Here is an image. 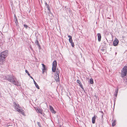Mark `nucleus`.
<instances>
[{"label":"nucleus","mask_w":127,"mask_h":127,"mask_svg":"<svg viewBox=\"0 0 127 127\" xmlns=\"http://www.w3.org/2000/svg\"><path fill=\"white\" fill-rule=\"evenodd\" d=\"M77 83H78L79 84V86L81 87V88L82 89H84V88H83V85L82 84V83H81V82H80V81L79 80H77Z\"/></svg>","instance_id":"nucleus-10"},{"label":"nucleus","mask_w":127,"mask_h":127,"mask_svg":"<svg viewBox=\"0 0 127 127\" xmlns=\"http://www.w3.org/2000/svg\"><path fill=\"white\" fill-rule=\"evenodd\" d=\"M8 51L7 50L5 51L0 54V64H2L5 61V58L7 54Z\"/></svg>","instance_id":"nucleus-2"},{"label":"nucleus","mask_w":127,"mask_h":127,"mask_svg":"<svg viewBox=\"0 0 127 127\" xmlns=\"http://www.w3.org/2000/svg\"><path fill=\"white\" fill-rule=\"evenodd\" d=\"M102 44H103L104 46H105L106 44L105 41H104Z\"/></svg>","instance_id":"nucleus-24"},{"label":"nucleus","mask_w":127,"mask_h":127,"mask_svg":"<svg viewBox=\"0 0 127 127\" xmlns=\"http://www.w3.org/2000/svg\"><path fill=\"white\" fill-rule=\"evenodd\" d=\"M14 17L15 18V19H16V20L17 21V19L16 17V15L15 14L14 15Z\"/></svg>","instance_id":"nucleus-25"},{"label":"nucleus","mask_w":127,"mask_h":127,"mask_svg":"<svg viewBox=\"0 0 127 127\" xmlns=\"http://www.w3.org/2000/svg\"><path fill=\"white\" fill-rule=\"evenodd\" d=\"M15 23H16V25H17V23H17V21L16 20V19H15Z\"/></svg>","instance_id":"nucleus-29"},{"label":"nucleus","mask_w":127,"mask_h":127,"mask_svg":"<svg viewBox=\"0 0 127 127\" xmlns=\"http://www.w3.org/2000/svg\"><path fill=\"white\" fill-rule=\"evenodd\" d=\"M35 110L37 113H39L41 114H43V110L41 109L38 108V107L34 108Z\"/></svg>","instance_id":"nucleus-6"},{"label":"nucleus","mask_w":127,"mask_h":127,"mask_svg":"<svg viewBox=\"0 0 127 127\" xmlns=\"http://www.w3.org/2000/svg\"><path fill=\"white\" fill-rule=\"evenodd\" d=\"M6 79L9 82L16 85H18V82L15 77L12 75H7L4 76Z\"/></svg>","instance_id":"nucleus-1"},{"label":"nucleus","mask_w":127,"mask_h":127,"mask_svg":"<svg viewBox=\"0 0 127 127\" xmlns=\"http://www.w3.org/2000/svg\"><path fill=\"white\" fill-rule=\"evenodd\" d=\"M13 104L15 109L16 111L19 112V113L21 114L23 116L25 115L24 110L20 109V107L19 106V104L15 102H13Z\"/></svg>","instance_id":"nucleus-3"},{"label":"nucleus","mask_w":127,"mask_h":127,"mask_svg":"<svg viewBox=\"0 0 127 127\" xmlns=\"http://www.w3.org/2000/svg\"><path fill=\"white\" fill-rule=\"evenodd\" d=\"M35 44L38 46L39 48V49H41L40 46V45H39V43H38V42L37 41V40H36V41L35 42Z\"/></svg>","instance_id":"nucleus-14"},{"label":"nucleus","mask_w":127,"mask_h":127,"mask_svg":"<svg viewBox=\"0 0 127 127\" xmlns=\"http://www.w3.org/2000/svg\"><path fill=\"white\" fill-rule=\"evenodd\" d=\"M90 82L91 84H92L93 83V80L92 79H91L90 80Z\"/></svg>","instance_id":"nucleus-19"},{"label":"nucleus","mask_w":127,"mask_h":127,"mask_svg":"<svg viewBox=\"0 0 127 127\" xmlns=\"http://www.w3.org/2000/svg\"><path fill=\"white\" fill-rule=\"evenodd\" d=\"M119 40H118L116 38L115 40L113 42V44L114 46H116L119 43Z\"/></svg>","instance_id":"nucleus-7"},{"label":"nucleus","mask_w":127,"mask_h":127,"mask_svg":"<svg viewBox=\"0 0 127 127\" xmlns=\"http://www.w3.org/2000/svg\"><path fill=\"white\" fill-rule=\"evenodd\" d=\"M68 37L69 38V42H72V36L69 35H68Z\"/></svg>","instance_id":"nucleus-15"},{"label":"nucleus","mask_w":127,"mask_h":127,"mask_svg":"<svg viewBox=\"0 0 127 127\" xmlns=\"http://www.w3.org/2000/svg\"><path fill=\"white\" fill-rule=\"evenodd\" d=\"M101 112V113H102V114H103V115H103V112H102H102Z\"/></svg>","instance_id":"nucleus-30"},{"label":"nucleus","mask_w":127,"mask_h":127,"mask_svg":"<svg viewBox=\"0 0 127 127\" xmlns=\"http://www.w3.org/2000/svg\"><path fill=\"white\" fill-rule=\"evenodd\" d=\"M56 76L55 77V79L57 82H59L60 80L59 75L55 74Z\"/></svg>","instance_id":"nucleus-8"},{"label":"nucleus","mask_w":127,"mask_h":127,"mask_svg":"<svg viewBox=\"0 0 127 127\" xmlns=\"http://www.w3.org/2000/svg\"><path fill=\"white\" fill-rule=\"evenodd\" d=\"M50 109L51 112L55 114L56 113V112L54 110L52 106H50Z\"/></svg>","instance_id":"nucleus-11"},{"label":"nucleus","mask_w":127,"mask_h":127,"mask_svg":"<svg viewBox=\"0 0 127 127\" xmlns=\"http://www.w3.org/2000/svg\"><path fill=\"white\" fill-rule=\"evenodd\" d=\"M97 36L98 37V40L99 42H100L101 41V36L100 34L99 33L97 34Z\"/></svg>","instance_id":"nucleus-12"},{"label":"nucleus","mask_w":127,"mask_h":127,"mask_svg":"<svg viewBox=\"0 0 127 127\" xmlns=\"http://www.w3.org/2000/svg\"><path fill=\"white\" fill-rule=\"evenodd\" d=\"M45 4L46 5V6L47 7V8L49 10V5L47 3L45 2Z\"/></svg>","instance_id":"nucleus-20"},{"label":"nucleus","mask_w":127,"mask_h":127,"mask_svg":"<svg viewBox=\"0 0 127 127\" xmlns=\"http://www.w3.org/2000/svg\"><path fill=\"white\" fill-rule=\"evenodd\" d=\"M32 79L33 80V81L34 83V84L35 85V86L38 89H39V88L38 86V85H37V83L35 81L34 79H33V78H32Z\"/></svg>","instance_id":"nucleus-13"},{"label":"nucleus","mask_w":127,"mask_h":127,"mask_svg":"<svg viewBox=\"0 0 127 127\" xmlns=\"http://www.w3.org/2000/svg\"><path fill=\"white\" fill-rule=\"evenodd\" d=\"M118 88H117V89L116 90V91H115V93H118Z\"/></svg>","instance_id":"nucleus-26"},{"label":"nucleus","mask_w":127,"mask_h":127,"mask_svg":"<svg viewBox=\"0 0 127 127\" xmlns=\"http://www.w3.org/2000/svg\"><path fill=\"white\" fill-rule=\"evenodd\" d=\"M56 72H57L56 73H55V74H58L59 75V71L58 69H57Z\"/></svg>","instance_id":"nucleus-21"},{"label":"nucleus","mask_w":127,"mask_h":127,"mask_svg":"<svg viewBox=\"0 0 127 127\" xmlns=\"http://www.w3.org/2000/svg\"><path fill=\"white\" fill-rule=\"evenodd\" d=\"M116 121L115 120H114L113 122L112 123V126H114L116 125Z\"/></svg>","instance_id":"nucleus-17"},{"label":"nucleus","mask_w":127,"mask_h":127,"mask_svg":"<svg viewBox=\"0 0 127 127\" xmlns=\"http://www.w3.org/2000/svg\"><path fill=\"white\" fill-rule=\"evenodd\" d=\"M95 116L92 118V122L93 124H94L95 122Z\"/></svg>","instance_id":"nucleus-16"},{"label":"nucleus","mask_w":127,"mask_h":127,"mask_svg":"<svg viewBox=\"0 0 127 127\" xmlns=\"http://www.w3.org/2000/svg\"><path fill=\"white\" fill-rule=\"evenodd\" d=\"M70 43H71V45L72 47H73L74 46V43L72 42H70Z\"/></svg>","instance_id":"nucleus-22"},{"label":"nucleus","mask_w":127,"mask_h":127,"mask_svg":"<svg viewBox=\"0 0 127 127\" xmlns=\"http://www.w3.org/2000/svg\"><path fill=\"white\" fill-rule=\"evenodd\" d=\"M57 66V62L56 61H54L53 63L52 67V71L53 72H55Z\"/></svg>","instance_id":"nucleus-5"},{"label":"nucleus","mask_w":127,"mask_h":127,"mask_svg":"<svg viewBox=\"0 0 127 127\" xmlns=\"http://www.w3.org/2000/svg\"><path fill=\"white\" fill-rule=\"evenodd\" d=\"M25 72L26 73H27L28 74V75L31 78H32V77L31 76L30 74L29 73L28 71L27 70H26Z\"/></svg>","instance_id":"nucleus-18"},{"label":"nucleus","mask_w":127,"mask_h":127,"mask_svg":"<svg viewBox=\"0 0 127 127\" xmlns=\"http://www.w3.org/2000/svg\"><path fill=\"white\" fill-rule=\"evenodd\" d=\"M30 48L31 49H32V48H31V45L30 46Z\"/></svg>","instance_id":"nucleus-31"},{"label":"nucleus","mask_w":127,"mask_h":127,"mask_svg":"<svg viewBox=\"0 0 127 127\" xmlns=\"http://www.w3.org/2000/svg\"><path fill=\"white\" fill-rule=\"evenodd\" d=\"M24 27L26 28V29H27L28 27V26L27 25H24Z\"/></svg>","instance_id":"nucleus-23"},{"label":"nucleus","mask_w":127,"mask_h":127,"mask_svg":"<svg viewBox=\"0 0 127 127\" xmlns=\"http://www.w3.org/2000/svg\"><path fill=\"white\" fill-rule=\"evenodd\" d=\"M41 64L42 66V72L43 73H44L45 72L46 70V68L45 67V66L44 64Z\"/></svg>","instance_id":"nucleus-9"},{"label":"nucleus","mask_w":127,"mask_h":127,"mask_svg":"<svg viewBox=\"0 0 127 127\" xmlns=\"http://www.w3.org/2000/svg\"><path fill=\"white\" fill-rule=\"evenodd\" d=\"M127 74V66H124L122 69L121 75L122 77H124L126 76Z\"/></svg>","instance_id":"nucleus-4"},{"label":"nucleus","mask_w":127,"mask_h":127,"mask_svg":"<svg viewBox=\"0 0 127 127\" xmlns=\"http://www.w3.org/2000/svg\"><path fill=\"white\" fill-rule=\"evenodd\" d=\"M117 94L118 93H115L114 95H115L116 96L117 95Z\"/></svg>","instance_id":"nucleus-28"},{"label":"nucleus","mask_w":127,"mask_h":127,"mask_svg":"<svg viewBox=\"0 0 127 127\" xmlns=\"http://www.w3.org/2000/svg\"><path fill=\"white\" fill-rule=\"evenodd\" d=\"M38 124L39 127H41L40 124L39 123H38Z\"/></svg>","instance_id":"nucleus-27"}]
</instances>
